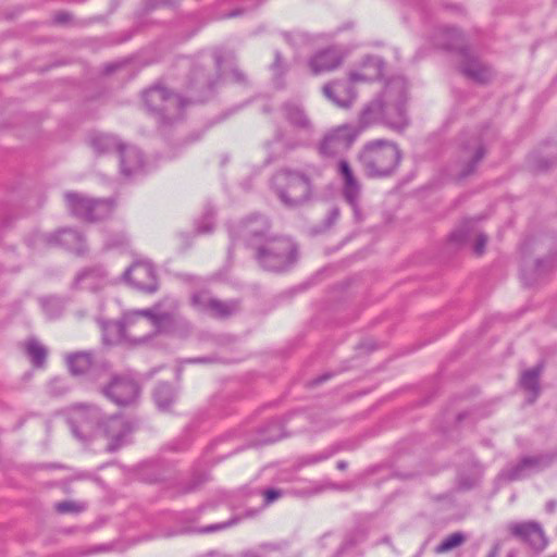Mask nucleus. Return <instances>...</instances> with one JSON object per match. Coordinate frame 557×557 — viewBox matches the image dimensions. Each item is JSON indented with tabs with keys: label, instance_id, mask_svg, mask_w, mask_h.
Instances as JSON below:
<instances>
[{
	"label": "nucleus",
	"instance_id": "f257e3e1",
	"mask_svg": "<svg viewBox=\"0 0 557 557\" xmlns=\"http://www.w3.org/2000/svg\"><path fill=\"white\" fill-rule=\"evenodd\" d=\"M407 83L403 77L391 79L382 94L362 109L359 116L360 132L377 123L401 131L408 125L406 112Z\"/></svg>",
	"mask_w": 557,
	"mask_h": 557
},
{
	"label": "nucleus",
	"instance_id": "f03ea898",
	"mask_svg": "<svg viewBox=\"0 0 557 557\" xmlns=\"http://www.w3.org/2000/svg\"><path fill=\"white\" fill-rule=\"evenodd\" d=\"M281 113L296 135L292 136L288 133L282 132L276 133L274 141L270 145L275 158L286 151L305 146L313 133V124L300 104L286 102L283 104Z\"/></svg>",
	"mask_w": 557,
	"mask_h": 557
},
{
	"label": "nucleus",
	"instance_id": "7ed1b4c3",
	"mask_svg": "<svg viewBox=\"0 0 557 557\" xmlns=\"http://www.w3.org/2000/svg\"><path fill=\"white\" fill-rule=\"evenodd\" d=\"M400 159L398 146L384 139L367 143L358 153V161L369 177H384L393 174Z\"/></svg>",
	"mask_w": 557,
	"mask_h": 557
},
{
	"label": "nucleus",
	"instance_id": "20e7f679",
	"mask_svg": "<svg viewBox=\"0 0 557 557\" xmlns=\"http://www.w3.org/2000/svg\"><path fill=\"white\" fill-rule=\"evenodd\" d=\"M172 315H123L114 321L99 320L102 329L103 341L107 344H119L123 341H137L145 337L135 329L153 326L156 329L164 327L170 322Z\"/></svg>",
	"mask_w": 557,
	"mask_h": 557
},
{
	"label": "nucleus",
	"instance_id": "39448f33",
	"mask_svg": "<svg viewBox=\"0 0 557 557\" xmlns=\"http://www.w3.org/2000/svg\"><path fill=\"white\" fill-rule=\"evenodd\" d=\"M272 187L280 201L288 208L306 203L311 196V182L306 173L283 169L272 178Z\"/></svg>",
	"mask_w": 557,
	"mask_h": 557
},
{
	"label": "nucleus",
	"instance_id": "423d86ee",
	"mask_svg": "<svg viewBox=\"0 0 557 557\" xmlns=\"http://www.w3.org/2000/svg\"><path fill=\"white\" fill-rule=\"evenodd\" d=\"M256 250L260 267L270 272L286 271L297 259L296 245L287 237L267 238Z\"/></svg>",
	"mask_w": 557,
	"mask_h": 557
},
{
	"label": "nucleus",
	"instance_id": "0eeeda50",
	"mask_svg": "<svg viewBox=\"0 0 557 557\" xmlns=\"http://www.w3.org/2000/svg\"><path fill=\"white\" fill-rule=\"evenodd\" d=\"M67 420L73 434L86 440L100 426L101 413L97 407L79 404L71 408Z\"/></svg>",
	"mask_w": 557,
	"mask_h": 557
},
{
	"label": "nucleus",
	"instance_id": "6e6552de",
	"mask_svg": "<svg viewBox=\"0 0 557 557\" xmlns=\"http://www.w3.org/2000/svg\"><path fill=\"white\" fill-rule=\"evenodd\" d=\"M360 131L356 127L344 124L330 131L319 145V153L323 157H336L347 151Z\"/></svg>",
	"mask_w": 557,
	"mask_h": 557
},
{
	"label": "nucleus",
	"instance_id": "1a4fd4ad",
	"mask_svg": "<svg viewBox=\"0 0 557 557\" xmlns=\"http://www.w3.org/2000/svg\"><path fill=\"white\" fill-rule=\"evenodd\" d=\"M104 396L117 406H131L139 397L140 388L137 382L128 376H114L103 388Z\"/></svg>",
	"mask_w": 557,
	"mask_h": 557
},
{
	"label": "nucleus",
	"instance_id": "9d476101",
	"mask_svg": "<svg viewBox=\"0 0 557 557\" xmlns=\"http://www.w3.org/2000/svg\"><path fill=\"white\" fill-rule=\"evenodd\" d=\"M553 454H544L535 457H524L518 463L511 465L499 473V479L505 481L521 480L532 472L543 470L555 459Z\"/></svg>",
	"mask_w": 557,
	"mask_h": 557
},
{
	"label": "nucleus",
	"instance_id": "9b49d317",
	"mask_svg": "<svg viewBox=\"0 0 557 557\" xmlns=\"http://www.w3.org/2000/svg\"><path fill=\"white\" fill-rule=\"evenodd\" d=\"M337 173L343 181V195L346 201L354 209L355 215L359 216V199L362 186L358 177L355 175L348 161L342 159L337 163Z\"/></svg>",
	"mask_w": 557,
	"mask_h": 557
},
{
	"label": "nucleus",
	"instance_id": "f8f14e48",
	"mask_svg": "<svg viewBox=\"0 0 557 557\" xmlns=\"http://www.w3.org/2000/svg\"><path fill=\"white\" fill-rule=\"evenodd\" d=\"M124 276L138 289L153 293L158 288L154 269L147 261L135 262L125 271Z\"/></svg>",
	"mask_w": 557,
	"mask_h": 557
},
{
	"label": "nucleus",
	"instance_id": "ddd939ff",
	"mask_svg": "<svg viewBox=\"0 0 557 557\" xmlns=\"http://www.w3.org/2000/svg\"><path fill=\"white\" fill-rule=\"evenodd\" d=\"M191 304L194 310L211 311L212 313H233L240 310L237 300L222 301L208 292H201L193 295Z\"/></svg>",
	"mask_w": 557,
	"mask_h": 557
},
{
	"label": "nucleus",
	"instance_id": "4468645a",
	"mask_svg": "<svg viewBox=\"0 0 557 557\" xmlns=\"http://www.w3.org/2000/svg\"><path fill=\"white\" fill-rule=\"evenodd\" d=\"M450 240L458 245L473 243V251L476 255H482L485 250L487 237L476 230L474 220H469L451 233Z\"/></svg>",
	"mask_w": 557,
	"mask_h": 557
},
{
	"label": "nucleus",
	"instance_id": "2eb2a0df",
	"mask_svg": "<svg viewBox=\"0 0 557 557\" xmlns=\"http://www.w3.org/2000/svg\"><path fill=\"white\" fill-rule=\"evenodd\" d=\"M510 533L528 543L535 549H543L546 546V539L542 527L534 521L517 522L509 525Z\"/></svg>",
	"mask_w": 557,
	"mask_h": 557
},
{
	"label": "nucleus",
	"instance_id": "dca6fc26",
	"mask_svg": "<svg viewBox=\"0 0 557 557\" xmlns=\"http://www.w3.org/2000/svg\"><path fill=\"white\" fill-rule=\"evenodd\" d=\"M350 79L348 82L336 81L323 87L324 96L339 108H349L356 100L357 94Z\"/></svg>",
	"mask_w": 557,
	"mask_h": 557
},
{
	"label": "nucleus",
	"instance_id": "f3484780",
	"mask_svg": "<svg viewBox=\"0 0 557 557\" xmlns=\"http://www.w3.org/2000/svg\"><path fill=\"white\" fill-rule=\"evenodd\" d=\"M461 57L462 60L459 67L460 72L466 77L480 84L487 83L492 78L493 71L480 60L472 57L467 49L461 51Z\"/></svg>",
	"mask_w": 557,
	"mask_h": 557
},
{
	"label": "nucleus",
	"instance_id": "a211bd4d",
	"mask_svg": "<svg viewBox=\"0 0 557 557\" xmlns=\"http://www.w3.org/2000/svg\"><path fill=\"white\" fill-rule=\"evenodd\" d=\"M144 101L151 112L159 115L163 103L174 104L175 110H177L182 104V97L162 86H154L145 91Z\"/></svg>",
	"mask_w": 557,
	"mask_h": 557
},
{
	"label": "nucleus",
	"instance_id": "6ab92c4d",
	"mask_svg": "<svg viewBox=\"0 0 557 557\" xmlns=\"http://www.w3.org/2000/svg\"><path fill=\"white\" fill-rule=\"evenodd\" d=\"M108 438L111 440L109 450H116L123 443V438L131 432V428L120 416H112L106 421H100V426Z\"/></svg>",
	"mask_w": 557,
	"mask_h": 557
},
{
	"label": "nucleus",
	"instance_id": "aec40b11",
	"mask_svg": "<svg viewBox=\"0 0 557 557\" xmlns=\"http://www.w3.org/2000/svg\"><path fill=\"white\" fill-rule=\"evenodd\" d=\"M384 70V62L379 57H368L358 70L349 73L351 83H367L379 79Z\"/></svg>",
	"mask_w": 557,
	"mask_h": 557
},
{
	"label": "nucleus",
	"instance_id": "412c9836",
	"mask_svg": "<svg viewBox=\"0 0 557 557\" xmlns=\"http://www.w3.org/2000/svg\"><path fill=\"white\" fill-rule=\"evenodd\" d=\"M45 240L50 245L59 244L77 255H83L86 251L84 237L72 228L60 230L58 233L47 236Z\"/></svg>",
	"mask_w": 557,
	"mask_h": 557
},
{
	"label": "nucleus",
	"instance_id": "4be33fe9",
	"mask_svg": "<svg viewBox=\"0 0 557 557\" xmlns=\"http://www.w3.org/2000/svg\"><path fill=\"white\" fill-rule=\"evenodd\" d=\"M342 63V55L336 49H325L318 52L309 62L313 74L333 71Z\"/></svg>",
	"mask_w": 557,
	"mask_h": 557
},
{
	"label": "nucleus",
	"instance_id": "5701e85b",
	"mask_svg": "<svg viewBox=\"0 0 557 557\" xmlns=\"http://www.w3.org/2000/svg\"><path fill=\"white\" fill-rule=\"evenodd\" d=\"M269 230V222L262 215H253L244 222L242 226V235L249 242L250 245L259 246V242L264 237Z\"/></svg>",
	"mask_w": 557,
	"mask_h": 557
},
{
	"label": "nucleus",
	"instance_id": "b1692460",
	"mask_svg": "<svg viewBox=\"0 0 557 557\" xmlns=\"http://www.w3.org/2000/svg\"><path fill=\"white\" fill-rule=\"evenodd\" d=\"M119 154L123 175L131 176L143 169V156L136 147L124 145Z\"/></svg>",
	"mask_w": 557,
	"mask_h": 557
},
{
	"label": "nucleus",
	"instance_id": "393cba45",
	"mask_svg": "<svg viewBox=\"0 0 557 557\" xmlns=\"http://www.w3.org/2000/svg\"><path fill=\"white\" fill-rule=\"evenodd\" d=\"M67 208L73 215L89 221L90 212L92 210L94 199L87 198L83 195L75 193H67L65 195Z\"/></svg>",
	"mask_w": 557,
	"mask_h": 557
},
{
	"label": "nucleus",
	"instance_id": "a878e982",
	"mask_svg": "<svg viewBox=\"0 0 557 557\" xmlns=\"http://www.w3.org/2000/svg\"><path fill=\"white\" fill-rule=\"evenodd\" d=\"M542 371L543 366L537 364L521 374L520 385L525 392L530 394V403H533L540 395V376Z\"/></svg>",
	"mask_w": 557,
	"mask_h": 557
},
{
	"label": "nucleus",
	"instance_id": "bb28decb",
	"mask_svg": "<svg viewBox=\"0 0 557 557\" xmlns=\"http://www.w3.org/2000/svg\"><path fill=\"white\" fill-rule=\"evenodd\" d=\"M90 145L97 153L120 152L124 146L116 137L108 134L94 135Z\"/></svg>",
	"mask_w": 557,
	"mask_h": 557
},
{
	"label": "nucleus",
	"instance_id": "cd10ccee",
	"mask_svg": "<svg viewBox=\"0 0 557 557\" xmlns=\"http://www.w3.org/2000/svg\"><path fill=\"white\" fill-rule=\"evenodd\" d=\"M485 154L484 148L479 145L476 141L469 143L465 147V159H466V165L461 171V176H468L471 173H473L475 166L478 163L482 160V158Z\"/></svg>",
	"mask_w": 557,
	"mask_h": 557
},
{
	"label": "nucleus",
	"instance_id": "c85d7f7f",
	"mask_svg": "<svg viewBox=\"0 0 557 557\" xmlns=\"http://www.w3.org/2000/svg\"><path fill=\"white\" fill-rule=\"evenodd\" d=\"M66 363L73 375H83L90 369L92 356L85 351L74 352L66 357Z\"/></svg>",
	"mask_w": 557,
	"mask_h": 557
},
{
	"label": "nucleus",
	"instance_id": "c756f323",
	"mask_svg": "<svg viewBox=\"0 0 557 557\" xmlns=\"http://www.w3.org/2000/svg\"><path fill=\"white\" fill-rule=\"evenodd\" d=\"M104 277V272L100 269L86 270L79 273L75 278V285L86 289H97L100 287Z\"/></svg>",
	"mask_w": 557,
	"mask_h": 557
},
{
	"label": "nucleus",
	"instance_id": "7c9ffc66",
	"mask_svg": "<svg viewBox=\"0 0 557 557\" xmlns=\"http://www.w3.org/2000/svg\"><path fill=\"white\" fill-rule=\"evenodd\" d=\"M554 268V259L552 257L545 260H537L535 268L528 271L523 270L522 277L528 285H533L540 281L542 276Z\"/></svg>",
	"mask_w": 557,
	"mask_h": 557
},
{
	"label": "nucleus",
	"instance_id": "2f4dec72",
	"mask_svg": "<svg viewBox=\"0 0 557 557\" xmlns=\"http://www.w3.org/2000/svg\"><path fill=\"white\" fill-rule=\"evenodd\" d=\"M153 398L160 410H166L175 398L173 387L166 383L159 384L154 389Z\"/></svg>",
	"mask_w": 557,
	"mask_h": 557
},
{
	"label": "nucleus",
	"instance_id": "473e14b6",
	"mask_svg": "<svg viewBox=\"0 0 557 557\" xmlns=\"http://www.w3.org/2000/svg\"><path fill=\"white\" fill-rule=\"evenodd\" d=\"M26 352L35 367L40 368L45 364L47 358V349L36 339H30L27 342Z\"/></svg>",
	"mask_w": 557,
	"mask_h": 557
},
{
	"label": "nucleus",
	"instance_id": "72a5a7b5",
	"mask_svg": "<svg viewBox=\"0 0 557 557\" xmlns=\"http://www.w3.org/2000/svg\"><path fill=\"white\" fill-rule=\"evenodd\" d=\"M443 39H437L436 45L446 49H457L461 41V34L456 28H444L441 30Z\"/></svg>",
	"mask_w": 557,
	"mask_h": 557
},
{
	"label": "nucleus",
	"instance_id": "f704fd0d",
	"mask_svg": "<svg viewBox=\"0 0 557 557\" xmlns=\"http://www.w3.org/2000/svg\"><path fill=\"white\" fill-rule=\"evenodd\" d=\"M113 210V202L109 199H94L89 221H99L108 218Z\"/></svg>",
	"mask_w": 557,
	"mask_h": 557
},
{
	"label": "nucleus",
	"instance_id": "c9c22d12",
	"mask_svg": "<svg viewBox=\"0 0 557 557\" xmlns=\"http://www.w3.org/2000/svg\"><path fill=\"white\" fill-rule=\"evenodd\" d=\"M187 102L182 98V104L177 110H175L174 104L170 103H163V107L159 113L160 119L163 123H173L175 121H178L183 117V111L186 107Z\"/></svg>",
	"mask_w": 557,
	"mask_h": 557
},
{
	"label": "nucleus",
	"instance_id": "e433bc0d",
	"mask_svg": "<svg viewBox=\"0 0 557 557\" xmlns=\"http://www.w3.org/2000/svg\"><path fill=\"white\" fill-rule=\"evenodd\" d=\"M466 541L461 532H455L446 536L436 547V553L442 554L454 549Z\"/></svg>",
	"mask_w": 557,
	"mask_h": 557
},
{
	"label": "nucleus",
	"instance_id": "4c0bfd02",
	"mask_svg": "<svg viewBox=\"0 0 557 557\" xmlns=\"http://www.w3.org/2000/svg\"><path fill=\"white\" fill-rule=\"evenodd\" d=\"M173 323H174V315H172L170 318V322L165 323L164 327H162V329H156L153 326H145L143 329H135L136 332H138L139 334H144L145 335V337H143L141 339H137L136 342L146 341V339L150 338L151 336H153L157 333H168V332H171Z\"/></svg>",
	"mask_w": 557,
	"mask_h": 557
},
{
	"label": "nucleus",
	"instance_id": "58836bf2",
	"mask_svg": "<svg viewBox=\"0 0 557 557\" xmlns=\"http://www.w3.org/2000/svg\"><path fill=\"white\" fill-rule=\"evenodd\" d=\"M41 308L45 311L65 310V299L58 296H49L41 299Z\"/></svg>",
	"mask_w": 557,
	"mask_h": 557
},
{
	"label": "nucleus",
	"instance_id": "ea45409f",
	"mask_svg": "<svg viewBox=\"0 0 557 557\" xmlns=\"http://www.w3.org/2000/svg\"><path fill=\"white\" fill-rule=\"evenodd\" d=\"M239 520H240L239 517L234 516L233 518H231L230 520H227L225 522L214 523V524H210L205 528H201L198 530V532L199 533H212V532L222 531V530H225L227 528H231V527L237 524L239 522Z\"/></svg>",
	"mask_w": 557,
	"mask_h": 557
},
{
	"label": "nucleus",
	"instance_id": "a19ab883",
	"mask_svg": "<svg viewBox=\"0 0 557 557\" xmlns=\"http://www.w3.org/2000/svg\"><path fill=\"white\" fill-rule=\"evenodd\" d=\"M55 510L60 513L81 512L84 510V505L72 500H65L55 504Z\"/></svg>",
	"mask_w": 557,
	"mask_h": 557
},
{
	"label": "nucleus",
	"instance_id": "79ce46f5",
	"mask_svg": "<svg viewBox=\"0 0 557 557\" xmlns=\"http://www.w3.org/2000/svg\"><path fill=\"white\" fill-rule=\"evenodd\" d=\"M67 389H69V387L65 385V383L61 379H53L49 383V392L52 395H55V396L63 395Z\"/></svg>",
	"mask_w": 557,
	"mask_h": 557
},
{
	"label": "nucleus",
	"instance_id": "37998d69",
	"mask_svg": "<svg viewBox=\"0 0 557 557\" xmlns=\"http://www.w3.org/2000/svg\"><path fill=\"white\" fill-rule=\"evenodd\" d=\"M193 77L196 81V84L207 86L208 88H212L213 86V82L207 78V76L203 74L202 69H195L193 72Z\"/></svg>",
	"mask_w": 557,
	"mask_h": 557
},
{
	"label": "nucleus",
	"instance_id": "c03bdc74",
	"mask_svg": "<svg viewBox=\"0 0 557 557\" xmlns=\"http://www.w3.org/2000/svg\"><path fill=\"white\" fill-rule=\"evenodd\" d=\"M285 38L288 42H290L294 46H302L306 45L309 41V38L307 35L302 33H295L293 35H285Z\"/></svg>",
	"mask_w": 557,
	"mask_h": 557
},
{
	"label": "nucleus",
	"instance_id": "a18cd8bd",
	"mask_svg": "<svg viewBox=\"0 0 557 557\" xmlns=\"http://www.w3.org/2000/svg\"><path fill=\"white\" fill-rule=\"evenodd\" d=\"M213 228V218L212 215L206 216V221L202 224L197 225V232L205 234L211 232Z\"/></svg>",
	"mask_w": 557,
	"mask_h": 557
},
{
	"label": "nucleus",
	"instance_id": "49530a36",
	"mask_svg": "<svg viewBox=\"0 0 557 557\" xmlns=\"http://www.w3.org/2000/svg\"><path fill=\"white\" fill-rule=\"evenodd\" d=\"M330 456H331V453H321V454H317V455H310V456L305 457V462L306 463H315V462L327 459Z\"/></svg>",
	"mask_w": 557,
	"mask_h": 557
},
{
	"label": "nucleus",
	"instance_id": "de8ad7c7",
	"mask_svg": "<svg viewBox=\"0 0 557 557\" xmlns=\"http://www.w3.org/2000/svg\"><path fill=\"white\" fill-rule=\"evenodd\" d=\"M281 495H282V493L278 490H273V488L267 490L264 492L265 504L268 505V504L274 502L275 499L280 498Z\"/></svg>",
	"mask_w": 557,
	"mask_h": 557
},
{
	"label": "nucleus",
	"instance_id": "09e8293b",
	"mask_svg": "<svg viewBox=\"0 0 557 557\" xmlns=\"http://www.w3.org/2000/svg\"><path fill=\"white\" fill-rule=\"evenodd\" d=\"M125 243H126V238H125V236H123V235H117V236H116V240H114V242H108V243L106 244V247H107V248L117 247V246H122V245H124Z\"/></svg>",
	"mask_w": 557,
	"mask_h": 557
},
{
	"label": "nucleus",
	"instance_id": "8fccbe9b",
	"mask_svg": "<svg viewBox=\"0 0 557 557\" xmlns=\"http://www.w3.org/2000/svg\"><path fill=\"white\" fill-rule=\"evenodd\" d=\"M213 59H214L216 69L220 71L222 67V60H223L222 51L215 50L213 52Z\"/></svg>",
	"mask_w": 557,
	"mask_h": 557
},
{
	"label": "nucleus",
	"instance_id": "3c124183",
	"mask_svg": "<svg viewBox=\"0 0 557 557\" xmlns=\"http://www.w3.org/2000/svg\"><path fill=\"white\" fill-rule=\"evenodd\" d=\"M232 75H233V78H234L235 82L240 83V82L245 81L244 74L239 70H237V69H234L232 71Z\"/></svg>",
	"mask_w": 557,
	"mask_h": 557
},
{
	"label": "nucleus",
	"instance_id": "603ef678",
	"mask_svg": "<svg viewBox=\"0 0 557 557\" xmlns=\"http://www.w3.org/2000/svg\"><path fill=\"white\" fill-rule=\"evenodd\" d=\"M557 507L556 500H548L545 505L546 511L553 513Z\"/></svg>",
	"mask_w": 557,
	"mask_h": 557
},
{
	"label": "nucleus",
	"instance_id": "864d4df0",
	"mask_svg": "<svg viewBox=\"0 0 557 557\" xmlns=\"http://www.w3.org/2000/svg\"><path fill=\"white\" fill-rule=\"evenodd\" d=\"M69 15L66 13H59L55 15L57 23H64L67 20Z\"/></svg>",
	"mask_w": 557,
	"mask_h": 557
},
{
	"label": "nucleus",
	"instance_id": "5fc2aeb1",
	"mask_svg": "<svg viewBox=\"0 0 557 557\" xmlns=\"http://www.w3.org/2000/svg\"><path fill=\"white\" fill-rule=\"evenodd\" d=\"M498 553H499V545L496 544L492 550L490 552V554L487 555V557H497L498 556Z\"/></svg>",
	"mask_w": 557,
	"mask_h": 557
},
{
	"label": "nucleus",
	"instance_id": "6e6d98bb",
	"mask_svg": "<svg viewBox=\"0 0 557 557\" xmlns=\"http://www.w3.org/2000/svg\"><path fill=\"white\" fill-rule=\"evenodd\" d=\"M331 376V374H324L322 376H319L317 377L314 381H313V384L317 385V384H320L324 381H326L329 377Z\"/></svg>",
	"mask_w": 557,
	"mask_h": 557
},
{
	"label": "nucleus",
	"instance_id": "4d7b16f0",
	"mask_svg": "<svg viewBox=\"0 0 557 557\" xmlns=\"http://www.w3.org/2000/svg\"><path fill=\"white\" fill-rule=\"evenodd\" d=\"M281 66V54L280 52L275 53V61L273 63V69H278Z\"/></svg>",
	"mask_w": 557,
	"mask_h": 557
},
{
	"label": "nucleus",
	"instance_id": "13d9d810",
	"mask_svg": "<svg viewBox=\"0 0 557 557\" xmlns=\"http://www.w3.org/2000/svg\"><path fill=\"white\" fill-rule=\"evenodd\" d=\"M336 467L338 470L343 471V470L347 469L348 463L345 460H341L337 462Z\"/></svg>",
	"mask_w": 557,
	"mask_h": 557
},
{
	"label": "nucleus",
	"instance_id": "bf43d9fd",
	"mask_svg": "<svg viewBox=\"0 0 557 557\" xmlns=\"http://www.w3.org/2000/svg\"><path fill=\"white\" fill-rule=\"evenodd\" d=\"M309 173L310 174H314V175H321V170L318 169V168H311V169H308Z\"/></svg>",
	"mask_w": 557,
	"mask_h": 557
},
{
	"label": "nucleus",
	"instance_id": "052dcab7",
	"mask_svg": "<svg viewBox=\"0 0 557 557\" xmlns=\"http://www.w3.org/2000/svg\"><path fill=\"white\" fill-rule=\"evenodd\" d=\"M240 13H242L240 11L235 10V11L230 12V13L226 15V17H236V16L240 15Z\"/></svg>",
	"mask_w": 557,
	"mask_h": 557
},
{
	"label": "nucleus",
	"instance_id": "680f3d73",
	"mask_svg": "<svg viewBox=\"0 0 557 557\" xmlns=\"http://www.w3.org/2000/svg\"><path fill=\"white\" fill-rule=\"evenodd\" d=\"M168 309L169 310L177 309L176 301L175 300H170V305H169Z\"/></svg>",
	"mask_w": 557,
	"mask_h": 557
},
{
	"label": "nucleus",
	"instance_id": "e2e57ef3",
	"mask_svg": "<svg viewBox=\"0 0 557 557\" xmlns=\"http://www.w3.org/2000/svg\"><path fill=\"white\" fill-rule=\"evenodd\" d=\"M133 313H143V314H146V313H153L150 309H144V310H136L134 311Z\"/></svg>",
	"mask_w": 557,
	"mask_h": 557
},
{
	"label": "nucleus",
	"instance_id": "0e129e2a",
	"mask_svg": "<svg viewBox=\"0 0 557 557\" xmlns=\"http://www.w3.org/2000/svg\"><path fill=\"white\" fill-rule=\"evenodd\" d=\"M244 557H261V556L256 553H248V554L244 555Z\"/></svg>",
	"mask_w": 557,
	"mask_h": 557
},
{
	"label": "nucleus",
	"instance_id": "69168bd1",
	"mask_svg": "<svg viewBox=\"0 0 557 557\" xmlns=\"http://www.w3.org/2000/svg\"><path fill=\"white\" fill-rule=\"evenodd\" d=\"M277 438H280V436L271 437V438H269L268 441L272 442V441H275V440H277Z\"/></svg>",
	"mask_w": 557,
	"mask_h": 557
},
{
	"label": "nucleus",
	"instance_id": "338daca9",
	"mask_svg": "<svg viewBox=\"0 0 557 557\" xmlns=\"http://www.w3.org/2000/svg\"><path fill=\"white\" fill-rule=\"evenodd\" d=\"M507 557H515V554L512 552L508 553Z\"/></svg>",
	"mask_w": 557,
	"mask_h": 557
}]
</instances>
